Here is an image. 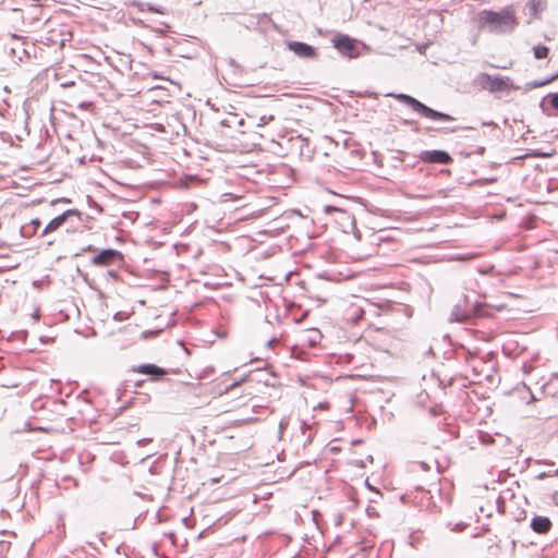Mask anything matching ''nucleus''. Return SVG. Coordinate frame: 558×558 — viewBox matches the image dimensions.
<instances>
[{"instance_id": "nucleus-1", "label": "nucleus", "mask_w": 558, "mask_h": 558, "mask_svg": "<svg viewBox=\"0 0 558 558\" xmlns=\"http://www.w3.org/2000/svg\"><path fill=\"white\" fill-rule=\"evenodd\" d=\"M517 25V17L510 8H506L499 12L484 10L480 13V26L490 33H510Z\"/></svg>"}, {"instance_id": "nucleus-2", "label": "nucleus", "mask_w": 558, "mask_h": 558, "mask_svg": "<svg viewBox=\"0 0 558 558\" xmlns=\"http://www.w3.org/2000/svg\"><path fill=\"white\" fill-rule=\"evenodd\" d=\"M396 98L402 104L411 107L413 111L417 112L424 118L442 122H450L456 120L452 116L429 108L428 106H426L425 104L421 102L420 100L410 95L398 94L396 95Z\"/></svg>"}, {"instance_id": "nucleus-3", "label": "nucleus", "mask_w": 558, "mask_h": 558, "mask_svg": "<svg viewBox=\"0 0 558 558\" xmlns=\"http://www.w3.org/2000/svg\"><path fill=\"white\" fill-rule=\"evenodd\" d=\"M475 83L483 89L490 93L514 88L509 77H502L499 75L493 76L487 73L478 74L475 78Z\"/></svg>"}, {"instance_id": "nucleus-4", "label": "nucleus", "mask_w": 558, "mask_h": 558, "mask_svg": "<svg viewBox=\"0 0 558 558\" xmlns=\"http://www.w3.org/2000/svg\"><path fill=\"white\" fill-rule=\"evenodd\" d=\"M331 43L333 47L344 57L356 58L360 54L357 40L350 37L349 35H336L331 39Z\"/></svg>"}, {"instance_id": "nucleus-5", "label": "nucleus", "mask_w": 558, "mask_h": 558, "mask_svg": "<svg viewBox=\"0 0 558 558\" xmlns=\"http://www.w3.org/2000/svg\"><path fill=\"white\" fill-rule=\"evenodd\" d=\"M123 262V254L114 248L101 250L92 258L94 266H111L121 264Z\"/></svg>"}, {"instance_id": "nucleus-6", "label": "nucleus", "mask_w": 558, "mask_h": 558, "mask_svg": "<svg viewBox=\"0 0 558 558\" xmlns=\"http://www.w3.org/2000/svg\"><path fill=\"white\" fill-rule=\"evenodd\" d=\"M463 305L458 303L453 306L450 316L451 322L464 323L474 315L475 305L474 303H470L468 295H463Z\"/></svg>"}, {"instance_id": "nucleus-7", "label": "nucleus", "mask_w": 558, "mask_h": 558, "mask_svg": "<svg viewBox=\"0 0 558 558\" xmlns=\"http://www.w3.org/2000/svg\"><path fill=\"white\" fill-rule=\"evenodd\" d=\"M418 159L426 163L449 165L452 162V157L446 151L440 149L422 150L418 154Z\"/></svg>"}, {"instance_id": "nucleus-8", "label": "nucleus", "mask_w": 558, "mask_h": 558, "mask_svg": "<svg viewBox=\"0 0 558 558\" xmlns=\"http://www.w3.org/2000/svg\"><path fill=\"white\" fill-rule=\"evenodd\" d=\"M71 217H77L80 219L81 213L77 209H68L61 215L51 219L43 230L40 236H45L48 233L57 231L61 228Z\"/></svg>"}, {"instance_id": "nucleus-9", "label": "nucleus", "mask_w": 558, "mask_h": 558, "mask_svg": "<svg viewBox=\"0 0 558 558\" xmlns=\"http://www.w3.org/2000/svg\"><path fill=\"white\" fill-rule=\"evenodd\" d=\"M286 46L290 51L294 52L295 56L302 59H316L318 56L313 46L303 41L289 40L286 41Z\"/></svg>"}, {"instance_id": "nucleus-10", "label": "nucleus", "mask_w": 558, "mask_h": 558, "mask_svg": "<svg viewBox=\"0 0 558 558\" xmlns=\"http://www.w3.org/2000/svg\"><path fill=\"white\" fill-rule=\"evenodd\" d=\"M536 385L543 397L555 398L558 396V374H551L548 378L542 377Z\"/></svg>"}, {"instance_id": "nucleus-11", "label": "nucleus", "mask_w": 558, "mask_h": 558, "mask_svg": "<svg viewBox=\"0 0 558 558\" xmlns=\"http://www.w3.org/2000/svg\"><path fill=\"white\" fill-rule=\"evenodd\" d=\"M131 372L147 375L154 381H158L167 375V372L163 368L149 363L132 366Z\"/></svg>"}, {"instance_id": "nucleus-12", "label": "nucleus", "mask_w": 558, "mask_h": 558, "mask_svg": "<svg viewBox=\"0 0 558 558\" xmlns=\"http://www.w3.org/2000/svg\"><path fill=\"white\" fill-rule=\"evenodd\" d=\"M530 525L535 533L546 534L550 531L553 523L548 517L536 515L531 520Z\"/></svg>"}, {"instance_id": "nucleus-13", "label": "nucleus", "mask_w": 558, "mask_h": 558, "mask_svg": "<svg viewBox=\"0 0 558 558\" xmlns=\"http://www.w3.org/2000/svg\"><path fill=\"white\" fill-rule=\"evenodd\" d=\"M201 184H202V180H199L196 175L184 174L183 177H181L179 179V181L177 180V190L178 189H184V190L194 189V187L199 186Z\"/></svg>"}, {"instance_id": "nucleus-14", "label": "nucleus", "mask_w": 558, "mask_h": 558, "mask_svg": "<svg viewBox=\"0 0 558 558\" xmlns=\"http://www.w3.org/2000/svg\"><path fill=\"white\" fill-rule=\"evenodd\" d=\"M175 247H177V255L185 253L186 259H195L199 253V250L197 247H191L190 244L184 243L182 241L177 242Z\"/></svg>"}, {"instance_id": "nucleus-15", "label": "nucleus", "mask_w": 558, "mask_h": 558, "mask_svg": "<svg viewBox=\"0 0 558 558\" xmlns=\"http://www.w3.org/2000/svg\"><path fill=\"white\" fill-rule=\"evenodd\" d=\"M185 44H189V40H186L184 38H182L180 40L177 39V48H179V50H177V56H179L181 58H185V59L194 58V56L197 52V48L194 47L190 52H183V45H185Z\"/></svg>"}, {"instance_id": "nucleus-16", "label": "nucleus", "mask_w": 558, "mask_h": 558, "mask_svg": "<svg viewBox=\"0 0 558 558\" xmlns=\"http://www.w3.org/2000/svg\"><path fill=\"white\" fill-rule=\"evenodd\" d=\"M41 221L39 219H33L28 226L22 228V233L24 236H31L34 234L37 229L40 227Z\"/></svg>"}, {"instance_id": "nucleus-17", "label": "nucleus", "mask_w": 558, "mask_h": 558, "mask_svg": "<svg viewBox=\"0 0 558 558\" xmlns=\"http://www.w3.org/2000/svg\"><path fill=\"white\" fill-rule=\"evenodd\" d=\"M533 53L536 59H545L549 53L547 46L538 45L533 48Z\"/></svg>"}, {"instance_id": "nucleus-18", "label": "nucleus", "mask_w": 558, "mask_h": 558, "mask_svg": "<svg viewBox=\"0 0 558 558\" xmlns=\"http://www.w3.org/2000/svg\"><path fill=\"white\" fill-rule=\"evenodd\" d=\"M530 9L536 13L544 9L545 0H529Z\"/></svg>"}, {"instance_id": "nucleus-19", "label": "nucleus", "mask_w": 558, "mask_h": 558, "mask_svg": "<svg viewBox=\"0 0 558 558\" xmlns=\"http://www.w3.org/2000/svg\"><path fill=\"white\" fill-rule=\"evenodd\" d=\"M550 83V80L549 78H546L544 81H533V82H529L526 84V86L530 88V89H534V88H538V87H542L546 84Z\"/></svg>"}, {"instance_id": "nucleus-20", "label": "nucleus", "mask_w": 558, "mask_h": 558, "mask_svg": "<svg viewBox=\"0 0 558 558\" xmlns=\"http://www.w3.org/2000/svg\"><path fill=\"white\" fill-rule=\"evenodd\" d=\"M177 383L183 386L194 385V383H191L186 379V376H184L180 369H177Z\"/></svg>"}, {"instance_id": "nucleus-21", "label": "nucleus", "mask_w": 558, "mask_h": 558, "mask_svg": "<svg viewBox=\"0 0 558 558\" xmlns=\"http://www.w3.org/2000/svg\"><path fill=\"white\" fill-rule=\"evenodd\" d=\"M275 120V116L272 114H264L259 118V121L257 123V126L260 128V126H265L266 124L270 123L271 121Z\"/></svg>"}, {"instance_id": "nucleus-22", "label": "nucleus", "mask_w": 558, "mask_h": 558, "mask_svg": "<svg viewBox=\"0 0 558 558\" xmlns=\"http://www.w3.org/2000/svg\"><path fill=\"white\" fill-rule=\"evenodd\" d=\"M181 211H186L187 214L192 213L194 209H196L197 205L195 203H185L181 205Z\"/></svg>"}, {"instance_id": "nucleus-23", "label": "nucleus", "mask_w": 558, "mask_h": 558, "mask_svg": "<svg viewBox=\"0 0 558 558\" xmlns=\"http://www.w3.org/2000/svg\"><path fill=\"white\" fill-rule=\"evenodd\" d=\"M549 97L551 107L558 110V93L550 94Z\"/></svg>"}, {"instance_id": "nucleus-24", "label": "nucleus", "mask_w": 558, "mask_h": 558, "mask_svg": "<svg viewBox=\"0 0 558 558\" xmlns=\"http://www.w3.org/2000/svg\"><path fill=\"white\" fill-rule=\"evenodd\" d=\"M177 347H179L180 351H182L185 355H190V351L182 341H177Z\"/></svg>"}, {"instance_id": "nucleus-25", "label": "nucleus", "mask_w": 558, "mask_h": 558, "mask_svg": "<svg viewBox=\"0 0 558 558\" xmlns=\"http://www.w3.org/2000/svg\"><path fill=\"white\" fill-rule=\"evenodd\" d=\"M288 424H289L288 420H287V418H282V420L280 421V423H279L280 432H282L283 429H286V428H287V426H288Z\"/></svg>"}, {"instance_id": "nucleus-26", "label": "nucleus", "mask_w": 558, "mask_h": 558, "mask_svg": "<svg viewBox=\"0 0 558 558\" xmlns=\"http://www.w3.org/2000/svg\"><path fill=\"white\" fill-rule=\"evenodd\" d=\"M325 211H326V213H331V211L343 213L342 210H340L339 208L333 207V206H326V207H325Z\"/></svg>"}, {"instance_id": "nucleus-27", "label": "nucleus", "mask_w": 558, "mask_h": 558, "mask_svg": "<svg viewBox=\"0 0 558 558\" xmlns=\"http://www.w3.org/2000/svg\"><path fill=\"white\" fill-rule=\"evenodd\" d=\"M459 130V128H444L441 129V131L446 132V133H454Z\"/></svg>"}, {"instance_id": "nucleus-28", "label": "nucleus", "mask_w": 558, "mask_h": 558, "mask_svg": "<svg viewBox=\"0 0 558 558\" xmlns=\"http://www.w3.org/2000/svg\"><path fill=\"white\" fill-rule=\"evenodd\" d=\"M310 428H311V426L305 421H303L301 424V429H302L303 434H305V430L310 429Z\"/></svg>"}, {"instance_id": "nucleus-29", "label": "nucleus", "mask_w": 558, "mask_h": 558, "mask_svg": "<svg viewBox=\"0 0 558 558\" xmlns=\"http://www.w3.org/2000/svg\"><path fill=\"white\" fill-rule=\"evenodd\" d=\"M108 277H111L113 279L117 278V272L114 270H108L107 274H106Z\"/></svg>"}, {"instance_id": "nucleus-30", "label": "nucleus", "mask_w": 558, "mask_h": 558, "mask_svg": "<svg viewBox=\"0 0 558 558\" xmlns=\"http://www.w3.org/2000/svg\"><path fill=\"white\" fill-rule=\"evenodd\" d=\"M484 153H485V147H483V146L477 147L476 154L483 155Z\"/></svg>"}, {"instance_id": "nucleus-31", "label": "nucleus", "mask_w": 558, "mask_h": 558, "mask_svg": "<svg viewBox=\"0 0 558 558\" xmlns=\"http://www.w3.org/2000/svg\"><path fill=\"white\" fill-rule=\"evenodd\" d=\"M238 386H239V383H233V384H231L230 386H228V387L226 388V391H229V390H231V389H233V388H235V387H238Z\"/></svg>"}, {"instance_id": "nucleus-32", "label": "nucleus", "mask_w": 558, "mask_h": 558, "mask_svg": "<svg viewBox=\"0 0 558 558\" xmlns=\"http://www.w3.org/2000/svg\"><path fill=\"white\" fill-rule=\"evenodd\" d=\"M86 251H95V248L93 245H88L85 248H83V252H86Z\"/></svg>"}, {"instance_id": "nucleus-33", "label": "nucleus", "mask_w": 558, "mask_h": 558, "mask_svg": "<svg viewBox=\"0 0 558 558\" xmlns=\"http://www.w3.org/2000/svg\"><path fill=\"white\" fill-rule=\"evenodd\" d=\"M182 154L184 157H189L190 156V153L187 151L186 148H182Z\"/></svg>"}, {"instance_id": "nucleus-34", "label": "nucleus", "mask_w": 558, "mask_h": 558, "mask_svg": "<svg viewBox=\"0 0 558 558\" xmlns=\"http://www.w3.org/2000/svg\"><path fill=\"white\" fill-rule=\"evenodd\" d=\"M168 536L171 539V543L174 544V533H169Z\"/></svg>"}, {"instance_id": "nucleus-35", "label": "nucleus", "mask_w": 558, "mask_h": 558, "mask_svg": "<svg viewBox=\"0 0 558 558\" xmlns=\"http://www.w3.org/2000/svg\"><path fill=\"white\" fill-rule=\"evenodd\" d=\"M550 80V83L558 78V72L554 74L553 76L548 77Z\"/></svg>"}, {"instance_id": "nucleus-36", "label": "nucleus", "mask_w": 558, "mask_h": 558, "mask_svg": "<svg viewBox=\"0 0 558 558\" xmlns=\"http://www.w3.org/2000/svg\"><path fill=\"white\" fill-rule=\"evenodd\" d=\"M550 80V83L558 78V72L554 74L553 76L548 77Z\"/></svg>"}, {"instance_id": "nucleus-37", "label": "nucleus", "mask_w": 558, "mask_h": 558, "mask_svg": "<svg viewBox=\"0 0 558 558\" xmlns=\"http://www.w3.org/2000/svg\"><path fill=\"white\" fill-rule=\"evenodd\" d=\"M550 80V83L558 78V72L554 74L553 76L548 77Z\"/></svg>"}, {"instance_id": "nucleus-38", "label": "nucleus", "mask_w": 558, "mask_h": 558, "mask_svg": "<svg viewBox=\"0 0 558 558\" xmlns=\"http://www.w3.org/2000/svg\"><path fill=\"white\" fill-rule=\"evenodd\" d=\"M531 399H532L533 401H535V400H537V399H538V398H537V396H536V393H535V392H533V391H531Z\"/></svg>"}, {"instance_id": "nucleus-39", "label": "nucleus", "mask_w": 558, "mask_h": 558, "mask_svg": "<svg viewBox=\"0 0 558 558\" xmlns=\"http://www.w3.org/2000/svg\"><path fill=\"white\" fill-rule=\"evenodd\" d=\"M549 475H550L549 473H545V472H544V473H541V474L538 475V478H544V477L549 476Z\"/></svg>"}, {"instance_id": "nucleus-40", "label": "nucleus", "mask_w": 558, "mask_h": 558, "mask_svg": "<svg viewBox=\"0 0 558 558\" xmlns=\"http://www.w3.org/2000/svg\"><path fill=\"white\" fill-rule=\"evenodd\" d=\"M221 123H222V125L230 126L231 121L230 120H223Z\"/></svg>"}, {"instance_id": "nucleus-41", "label": "nucleus", "mask_w": 558, "mask_h": 558, "mask_svg": "<svg viewBox=\"0 0 558 558\" xmlns=\"http://www.w3.org/2000/svg\"><path fill=\"white\" fill-rule=\"evenodd\" d=\"M202 377H203V376H202L201 374H196V376L194 377V379H195L196 381H198Z\"/></svg>"}, {"instance_id": "nucleus-42", "label": "nucleus", "mask_w": 558, "mask_h": 558, "mask_svg": "<svg viewBox=\"0 0 558 558\" xmlns=\"http://www.w3.org/2000/svg\"><path fill=\"white\" fill-rule=\"evenodd\" d=\"M276 341V339H271L268 341V345H272V343Z\"/></svg>"}, {"instance_id": "nucleus-43", "label": "nucleus", "mask_w": 558, "mask_h": 558, "mask_svg": "<svg viewBox=\"0 0 558 558\" xmlns=\"http://www.w3.org/2000/svg\"><path fill=\"white\" fill-rule=\"evenodd\" d=\"M523 387H524V388H527V390H531V387H527V385H526V384H523Z\"/></svg>"}, {"instance_id": "nucleus-44", "label": "nucleus", "mask_w": 558, "mask_h": 558, "mask_svg": "<svg viewBox=\"0 0 558 558\" xmlns=\"http://www.w3.org/2000/svg\"><path fill=\"white\" fill-rule=\"evenodd\" d=\"M523 387H524V388H527V390H531V387H527V385H526V384H523Z\"/></svg>"}, {"instance_id": "nucleus-45", "label": "nucleus", "mask_w": 558, "mask_h": 558, "mask_svg": "<svg viewBox=\"0 0 558 558\" xmlns=\"http://www.w3.org/2000/svg\"><path fill=\"white\" fill-rule=\"evenodd\" d=\"M523 387H524V388H527V390H531V387H527V385H526V384H523Z\"/></svg>"}, {"instance_id": "nucleus-46", "label": "nucleus", "mask_w": 558, "mask_h": 558, "mask_svg": "<svg viewBox=\"0 0 558 558\" xmlns=\"http://www.w3.org/2000/svg\"><path fill=\"white\" fill-rule=\"evenodd\" d=\"M143 381H136V386H141Z\"/></svg>"}, {"instance_id": "nucleus-47", "label": "nucleus", "mask_w": 558, "mask_h": 558, "mask_svg": "<svg viewBox=\"0 0 558 558\" xmlns=\"http://www.w3.org/2000/svg\"><path fill=\"white\" fill-rule=\"evenodd\" d=\"M555 474H557V475H558V469L555 471Z\"/></svg>"}, {"instance_id": "nucleus-48", "label": "nucleus", "mask_w": 558, "mask_h": 558, "mask_svg": "<svg viewBox=\"0 0 558 558\" xmlns=\"http://www.w3.org/2000/svg\"><path fill=\"white\" fill-rule=\"evenodd\" d=\"M178 456H180V452H179V451L177 452V457H178Z\"/></svg>"}]
</instances>
